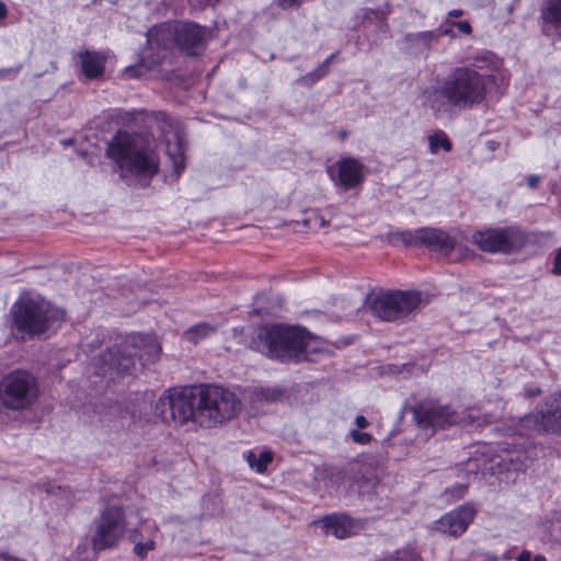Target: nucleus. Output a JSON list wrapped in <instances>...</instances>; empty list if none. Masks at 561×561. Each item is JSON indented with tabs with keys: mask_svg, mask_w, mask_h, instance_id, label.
Returning <instances> with one entry per match:
<instances>
[{
	"mask_svg": "<svg viewBox=\"0 0 561 561\" xmlns=\"http://www.w3.org/2000/svg\"><path fill=\"white\" fill-rule=\"evenodd\" d=\"M80 62L84 76L89 79L100 77L104 71V57L94 51L80 53Z\"/></svg>",
	"mask_w": 561,
	"mask_h": 561,
	"instance_id": "nucleus-23",
	"label": "nucleus"
},
{
	"mask_svg": "<svg viewBox=\"0 0 561 561\" xmlns=\"http://www.w3.org/2000/svg\"><path fill=\"white\" fill-rule=\"evenodd\" d=\"M37 378L27 370L14 369L0 379V407L15 412L31 409L39 398Z\"/></svg>",
	"mask_w": 561,
	"mask_h": 561,
	"instance_id": "nucleus-4",
	"label": "nucleus"
},
{
	"mask_svg": "<svg viewBox=\"0 0 561 561\" xmlns=\"http://www.w3.org/2000/svg\"><path fill=\"white\" fill-rule=\"evenodd\" d=\"M7 16V7L4 2L0 1V20Z\"/></svg>",
	"mask_w": 561,
	"mask_h": 561,
	"instance_id": "nucleus-48",
	"label": "nucleus"
},
{
	"mask_svg": "<svg viewBox=\"0 0 561 561\" xmlns=\"http://www.w3.org/2000/svg\"><path fill=\"white\" fill-rule=\"evenodd\" d=\"M462 14V10H451L449 11V16H460Z\"/></svg>",
	"mask_w": 561,
	"mask_h": 561,
	"instance_id": "nucleus-49",
	"label": "nucleus"
},
{
	"mask_svg": "<svg viewBox=\"0 0 561 561\" xmlns=\"http://www.w3.org/2000/svg\"><path fill=\"white\" fill-rule=\"evenodd\" d=\"M199 389L169 388L154 402L153 412L162 421L197 426Z\"/></svg>",
	"mask_w": 561,
	"mask_h": 561,
	"instance_id": "nucleus-7",
	"label": "nucleus"
},
{
	"mask_svg": "<svg viewBox=\"0 0 561 561\" xmlns=\"http://www.w3.org/2000/svg\"><path fill=\"white\" fill-rule=\"evenodd\" d=\"M163 139L165 152L172 162L175 173L180 174L185 168V142L181 126L167 122V128H163Z\"/></svg>",
	"mask_w": 561,
	"mask_h": 561,
	"instance_id": "nucleus-19",
	"label": "nucleus"
},
{
	"mask_svg": "<svg viewBox=\"0 0 561 561\" xmlns=\"http://www.w3.org/2000/svg\"><path fill=\"white\" fill-rule=\"evenodd\" d=\"M454 104L459 108H472L481 104L486 96L484 76L473 68H455L446 78Z\"/></svg>",
	"mask_w": 561,
	"mask_h": 561,
	"instance_id": "nucleus-9",
	"label": "nucleus"
},
{
	"mask_svg": "<svg viewBox=\"0 0 561 561\" xmlns=\"http://www.w3.org/2000/svg\"><path fill=\"white\" fill-rule=\"evenodd\" d=\"M497 458L500 461L495 463L503 467L505 470L511 469L505 462H508L514 470H520L525 466L526 453L519 449H506L503 451V455L497 456Z\"/></svg>",
	"mask_w": 561,
	"mask_h": 561,
	"instance_id": "nucleus-25",
	"label": "nucleus"
},
{
	"mask_svg": "<svg viewBox=\"0 0 561 561\" xmlns=\"http://www.w3.org/2000/svg\"><path fill=\"white\" fill-rule=\"evenodd\" d=\"M523 233L514 227L493 228L477 231L472 234V242L485 252L510 253L523 243Z\"/></svg>",
	"mask_w": 561,
	"mask_h": 561,
	"instance_id": "nucleus-14",
	"label": "nucleus"
},
{
	"mask_svg": "<svg viewBox=\"0 0 561 561\" xmlns=\"http://www.w3.org/2000/svg\"><path fill=\"white\" fill-rule=\"evenodd\" d=\"M13 321L19 331L37 334L64 318V312L43 298H23L12 307Z\"/></svg>",
	"mask_w": 561,
	"mask_h": 561,
	"instance_id": "nucleus-6",
	"label": "nucleus"
},
{
	"mask_svg": "<svg viewBox=\"0 0 561 561\" xmlns=\"http://www.w3.org/2000/svg\"><path fill=\"white\" fill-rule=\"evenodd\" d=\"M161 345L151 335L131 334L124 337L119 344L108 348L103 359L110 369L117 373L127 371L135 365L137 358L142 366L157 360Z\"/></svg>",
	"mask_w": 561,
	"mask_h": 561,
	"instance_id": "nucleus-3",
	"label": "nucleus"
},
{
	"mask_svg": "<svg viewBox=\"0 0 561 561\" xmlns=\"http://www.w3.org/2000/svg\"><path fill=\"white\" fill-rule=\"evenodd\" d=\"M389 240L392 243L405 245H425L434 251L449 254L456 247V239L448 232L438 228H419L415 230H398L391 232Z\"/></svg>",
	"mask_w": 561,
	"mask_h": 561,
	"instance_id": "nucleus-13",
	"label": "nucleus"
},
{
	"mask_svg": "<svg viewBox=\"0 0 561 561\" xmlns=\"http://www.w3.org/2000/svg\"><path fill=\"white\" fill-rule=\"evenodd\" d=\"M95 530L91 543L94 550L112 549L123 540L129 529L123 507L108 505L94 522Z\"/></svg>",
	"mask_w": 561,
	"mask_h": 561,
	"instance_id": "nucleus-12",
	"label": "nucleus"
},
{
	"mask_svg": "<svg viewBox=\"0 0 561 561\" xmlns=\"http://www.w3.org/2000/svg\"><path fill=\"white\" fill-rule=\"evenodd\" d=\"M408 38L411 43L420 44L424 48L428 49L433 42H437L439 39V33L436 31L419 32L409 35Z\"/></svg>",
	"mask_w": 561,
	"mask_h": 561,
	"instance_id": "nucleus-31",
	"label": "nucleus"
},
{
	"mask_svg": "<svg viewBox=\"0 0 561 561\" xmlns=\"http://www.w3.org/2000/svg\"><path fill=\"white\" fill-rule=\"evenodd\" d=\"M540 182V178L536 174H530L527 178V184L529 187H536Z\"/></svg>",
	"mask_w": 561,
	"mask_h": 561,
	"instance_id": "nucleus-47",
	"label": "nucleus"
},
{
	"mask_svg": "<svg viewBox=\"0 0 561 561\" xmlns=\"http://www.w3.org/2000/svg\"><path fill=\"white\" fill-rule=\"evenodd\" d=\"M553 273L556 275H561V249L556 254Z\"/></svg>",
	"mask_w": 561,
	"mask_h": 561,
	"instance_id": "nucleus-45",
	"label": "nucleus"
},
{
	"mask_svg": "<svg viewBox=\"0 0 561 561\" xmlns=\"http://www.w3.org/2000/svg\"><path fill=\"white\" fill-rule=\"evenodd\" d=\"M378 478L375 473L360 472L356 476L354 480V484L357 486L358 491L363 494L370 493L378 484Z\"/></svg>",
	"mask_w": 561,
	"mask_h": 561,
	"instance_id": "nucleus-29",
	"label": "nucleus"
},
{
	"mask_svg": "<svg viewBox=\"0 0 561 561\" xmlns=\"http://www.w3.org/2000/svg\"><path fill=\"white\" fill-rule=\"evenodd\" d=\"M244 457L249 467L257 473L265 472L267 466L273 460V454L270 450H262L260 453L250 450Z\"/></svg>",
	"mask_w": 561,
	"mask_h": 561,
	"instance_id": "nucleus-26",
	"label": "nucleus"
},
{
	"mask_svg": "<svg viewBox=\"0 0 561 561\" xmlns=\"http://www.w3.org/2000/svg\"><path fill=\"white\" fill-rule=\"evenodd\" d=\"M516 561H547V559L542 554H533L529 551H523L518 554Z\"/></svg>",
	"mask_w": 561,
	"mask_h": 561,
	"instance_id": "nucleus-40",
	"label": "nucleus"
},
{
	"mask_svg": "<svg viewBox=\"0 0 561 561\" xmlns=\"http://www.w3.org/2000/svg\"><path fill=\"white\" fill-rule=\"evenodd\" d=\"M538 393H540L539 390H533V392H531V394H538Z\"/></svg>",
	"mask_w": 561,
	"mask_h": 561,
	"instance_id": "nucleus-51",
	"label": "nucleus"
},
{
	"mask_svg": "<svg viewBox=\"0 0 561 561\" xmlns=\"http://www.w3.org/2000/svg\"><path fill=\"white\" fill-rule=\"evenodd\" d=\"M301 224L304 227L310 230H318L327 226L324 217L317 210L308 211Z\"/></svg>",
	"mask_w": 561,
	"mask_h": 561,
	"instance_id": "nucleus-33",
	"label": "nucleus"
},
{
	"mask_svg": "<svg viewBox=\"0 0 561 561\" xmlns=\"http://www.w3.org/2000/svg\"><path fill=\"white\" fill-rule=\"evenodd\" d=\"M539 19L543 34L561 37V0H545Z\"/></svg>",
	"mask_w": 561,
	"mask_h": 561,
	"instance_id": "nucleus-21",
	"label": "nucleus"
},
{
	"mask_svg": "<svg viewBox=\"0 0 561 561\" xmlns=\"http://www.w3.org/2000/svg\"><path fill=\"white\" fill-rule=\"evenodd\" d=\"M257 339L262 343V351L270 357L280 360H295L308 341L301 328H286L282 325L263 327Z\"/></svg>",
	"mask_w": 561,
	"mask_h": 561,
	"instance_id": "nucleus-8",
	"label": "nucleus"
},
{
	"mask_svg": "<svg viewBox=\"0 0 561 561\" xmlns=\"http://www.w3.org/2000/svg\"><path fill=\"white\" fill-rule=\"evenodd\" d=\"M545 409L538 413H529L513 422V434L530 437L542 433L561 431V392L550 396Z\"/></svg>",
	"mask_w": 561,
	"mask_h": 561,
	"instance_id": "nucleus-11",
	"label": "nucleus"
},
{
	"mask_svg": "<svg viewBox=\"0 0 561 561\" xmlns=\"http://www.w3.org/2000/svg\"><path fill=\"white\" fill-rule=\"evenodd\" d=\"M482 75L484 76L485 83L488 82L497 90L507 87L510 82V73L503 67L502 61H493L492 68Z\"/></svg>",
	"mask_w": 561,
	"mask_h": 561,
	"instance_id": "nucleus-24",
	"label": "nucleus"
},
{
	"mask_svg": "<svg viewBox=\"0 0 561 561\" xmlns=\"http://www.w3.org/2000/svg\"><path fill=\"white\" fill-rule=\"evenodd\" d=\"M450 24L451 26H455L461 34L469 35L472 32L471 25L468 21H459Z\"/></svg>",
	"mask_w": 561,
	"mask_h": 561,
	"instance_id": "nucleus-41",
	"label": "nucleus"
},
{
	"mask_svg": "<svg viewBox=\"0 0 561 561\" xmlns=\"http://www.w3.org/2000/svg\"><path fill=\"white\" fill-rule=\"evenodd\" d=\"M428 149L432 154H437L439 150L449 152L453 149V145L448 136L443 130H436L427 137Z\"/></svg>",
	"mask_w": 561,
	"mask_h": 561,
	"instance_id": "nucleus-28",
	"label": "nucleus"
},
{
	"mask_svg": "<svg viewBox=\"0 0 561 561\" xmlns=\"http://www.w3.org/2000/svg\"><path fill=\"white\" fill-rule=\"evenodd\" d=\"M72 142H73V140H72V139H67V140H64V141H62V144H64L65 146H70V145H72Z\"/></svg>",
	"mask_w": 561,
	"mask_h": 561,
	"instance_id": "nucleus-50",
	"label": "nucleus"
},
{
	"mask_svg": "<svg viewBox=\"0 0 561 561\" xmlns=\"http://www.w3.org/2000/svg\"><path fill=\"white\" fill-rule=\"evenodd\" d=\"M197 400V427L201 428H215L233 420L243 407L233 391L215 385L201 387Z\"/></svg>",
	"mask_w": 561,
	"mask_h": 561,
	"instance_id": "nucleus-2",
	"label": "nucleus"
},
{
	"mask_svg": "<svg viewBox=\"0 0 561 561\" xmlns=\"http://www.w3.org/2000/svg\"><path fill=\"white\" fill-rule=\"evenodd\" d=\"M147 41L151 47L167 48L175 43V23L161 24L147 32Z\"/></svg>",
	"mask_w": 561,
	"mask_h": 561,
	"instance_id": "nucleus-22",
	"label": "nucleus"
},
{
	"mask_svg": "<svg viewBox=\"0 0 561 561\" xmlns=\"http://www.w3.org/2000/svg\"><path fill=\"white\" fill-rule=\"evenodd\" d=\"M318 523L327 534H331L339 539H344L362 529V526L357 520L344 514L329 515L320 519Z\"/></svg>",
	"mask_w": 561,
	"mask_h": 561,
	"instance_id": "nucleus-20",
	"label": "nucleus"
},
{
	"mask_svg": "<svg viewBox=\"0 0 561 561\" xmlns=\"http://www.w3.org/2000/svg\"><path fill=\"white\" fill-rule=\"evenodd\" d=\"M150 70V67L145 62H139L135 66H128L124 69V73L128 78H138Z\"/></svg>",
	"mask_w": 561,
	"mask_h": 561,
	"instance_id": "nucleus-37",
	"label": "nucleus"
},
{
	"mask_svg": "<svg viewBox=\"0 0 561 561\" xmlns=\"http://www.w3.org/2000/svg\"><path fill=\"white\" fill-rule=\"evenodd\" d=\"M364 19L368 21L377 20L380 22H383L385 20V13L374 10H366L364 12Z\"/></svg>",
	"mask_w": 561,
	"mask_h": 561,
	"instance_id": "nucleus-43",
	"label": "nucleus"
},
{
	"mask_svg": "<svg viewBox=\"0 0 561 561\" xmlns=\"http://www.w3.org/2000/svg\"><path fill=\"white\" fill-rule=\"evenodd\" d=\"M156 547V543L153 540H149L145 543L138 542L134 547V552L140 558H145L149 551L153 550Z\"/></svg>",
	"mask_w": 561,
	"mask_h": 561,
	"instance_id": "nucleus-39",
	"label": "nucleus"
},
{
	"mask_svg": "<svg viewBox=\"0 0 561 561\" xmlns=\"http://www.w3.org/2000/svg\"><path fill=\"white\" fill-rule=\"evenodd\" d=\"M301 2L302 0H276L277 5L284 10L297 8Z\"/></svg>",
	"mask_w": 561,
	"mask_h": 561,
	"instance_id": "nucleus-42",
	"label": "nucleus"
},
{
	"mask_svg": "<svg viewBox=\"0 0 561 561\" xmlns=\"http://www.w3.org/2000/svg\"><path fill=\"white\" fill-rule=\"evenodd\" d=\"M345 478L346 474L342 470H334L330 473L329 481L327 482V488L336 493L345 490Z\"/></svg>",
	"mask_w": 561,
	"mask_h": 561,
	"instance_id": "nucleus-34",
	"label": "nucleus"
},
{
	"mask_svg": "<svg viewBox=\"0 0 561 561\" xmlns=\"http://www.w3.org/2000/svg\"><path fill=\"white\" fill-rule=\"evenodd\" d=\"M422 103L433 112L435 117L449 115L453 107H456L446 80L442 85L437 84L424 89L422 92Z\"/></svg>",
	"mask_w": 561,
	"mask_h": 561,
	"instance_id": "nucleus-18",
	"label": "nucleus"
},
{
	"mask_svg": "<svg viewBox=\"0 0 561 561\" xmlns=\"http://www.w3.org/2000/svg\"><path fill=\"white\" fill-rule=\"evenodd\" d=\"M450 23H451V22H450L449 20H447V21H446V24H447V25H449V26H446V27L440 26L438 30H436V32H438V33H439V37H440L442 35H447V36H450V37H456V34H455V32H454V30H453V27H454V26H451V24H450Z\"/></svg>",
	"mask_w": 561,
	"mask_h": 561,
	"instance_id": "nucleus-44",
	"label": "nucleus"
},
{
	"mask_svg": "<svg viewBox=\"0 0 561 561\" xmlns=\"http://www.w3.org/2000/svg\"><path fill=\"white\" fill-rule=\"evenodd\" d=\"M216 332V327L207 323L199 322L184 332V339L192 343H198L199 341L213 335Z\"/></svg>",
	"mask_w": 561,
	"mask_h": 561,
	"instance_id": "nucleus-27",
	"label": "nucleus"
},
{
	"mask_svg": "<svg viewBox=\"0 0 561 561\" xmlns=\"http://www.w3.org/2000/svg\"><path fill=\"white\" fill-rule=\"evenodd\" d=\"M476 515V510L470 505H462L445 514L434 523V528L453 537L463 534Z\"/></svg>",
	"mask_w": 561,
	"mask_h": 561,
	"instance_id": "nucleus-17",
	"label": "nucleus"
},
{
	"mask_svg": "<svg viewBox=\"0 0 561 561\" xmlns=\"http://www.w3.org/2000/svg\"><path fill=\"white\" fill-rule=\"evenodd\" d=\"M413 416L416 424L424 431L425 435H431L436 428H445L450 425H474L478 426L488 423L489 419L481 420L474 411H457L447 404L438 402H422L413 410Z\"/></svg>",
	"mask_w": 561,
	"mask_h": 561,
	"instance_id": "nucleus-5",
	"label": "nucleus"
},
{
	"mask_svg": "<svg viewBox=\"0 0 561 561\" xmlns=\"http://www.w3.org/2000/svg\"><path fill=\"white\" fill-rule=\"evenodd\" d=\"M333 58V55L328 57L321 65H319L311 73L301 78V81L306 83H313L317 80L324 77L329 70V64L331 59Z\"/></svg>",
	"mask_w": 561,
	"mask_h": 561,
	"instance_id": "nucleus-35",
	"label": "nucleus"
},
{
	"mask_svg": "<svg viewBox=\"0 0 561 561\" xmlns=\"http://www.w3.org/2000/svg\"><path fill=\"white\" fill-rule=\"evenodd\" d=\"M355 424H356L357 428H366L369 423L364 415H357L355 417Z\"/></svg>",
	"mask_w": 561,
	"mask_h": 561,
	"instance_id": "nucleus-46",
	"label": "nucleus"
},
{
	"mask_svg": "<svg viewBox=\"0 0 561 561\" xmlns=\"http://www.w3.org/2000/svg\"><path fill=\"white\" fill-rule=\"evenodd\" d=\"M422 304L419 291L379 293L368 299L369 310L383 321L402 320Z\"/></svg>",
	"mask_w": 561,
	"mask_h": 561,
	"instance_id": "nucleus-10",
	"label": "nucleus"
},
{
	"mask_svg": "<svg viewBox=\"0 0 561 561\" xmlns=\"http://www.w3.org/2000/svg\"><path fill=\"white\" fill-rule=\"evenodd\" d=\"M351 438L354 443L359 445H367L373 439V436L365 432H359L358 430H352L350 432Z\"/></svg>",
	"mask_w": 561,
	"mask_h": 561,
	"instance_id": "nucleus-38",
	"label": "nucleus"
},
{
	"mask_svg": "<svg viewBox=\"0 0 561 561\" xmlns=\"http://www.w3.org/2000/svg\"><path fill=\"white\" fill-rule=\"evenodd\" d=\"M98 550L94 547H90L88 543H81L77 547L75 558L77 561H92L95 558Z\"/></svg>",
	"mask_w": 561,
	"mask_h": 561,
	"instance_id": "nucleus-36",
	"label": "nucleus"
},
{
	"mask_svg": "<svg viewBox=\"0 0 561 561\" xmlns=\"http://www.w3.org/2000/svg\"><path fill=\"white\" fill-rule=\"evenodd\" d=\"M304 336L308 341L306 344L307 347H302V350L299 352L300 354L298 356H295V360H309L311 359V355L314 353L320 352L319 341L316 336L310 334L304 329Z\"/></svg>",
	"mask_w": 561,
	"mask_h": 561,
	"instance_id": "nucleus-30",
	"label": "nucleus"
},
{
	"mask_svg": "<svg viewBox=\"0 0 561 561\" xmlns=\"http://www.w3.org/2000/svg\"><path fill=\"white\" fill-rule=\"evenodd\" d=\"M107 154L118 164L122 176H135L140 184H147L159 170L156 152L127 136L111 141Z\"/></svg>",
	"mask_w": 561,
	"mask_h": 561,
	"instance_id": "nucleus-1",
	"label": "nucleus"
},
{
	"mask_svg": "<svg viewBox=\"0 0 561 561\" xmlns=\"http://www.w3.org/2000/svg\"><path fill=\"white\" fill-rule=\"evenodd\" d=\"M208 28L193 22L175 23V43L188 55H197L210 38Z\"/></svg>",
	"mask_w": 561,
	"mask_h": 561,
	"instance_id": "nucleus-16",
	"label": "nucleus"
},
{
	"mask_svg": "<svg viewBox=\"0 0 561 561\" xmlns=\"http://www.w3.org/2000/svg\"><path fill=\"white\" fill-rule=\"evenodd\" d=\"M333 184L348 191L359 186L365 179V165L356 158L342 157L328 168Z\"/></svg>",
	"mask_w": 561,
	"mask_h": 561,
	"instance_id": "nucleus-15",
	"label": "nucleus"
},
{
	"mask_svg": "<svg viewBox=\"0 0 561 561\" xmlns=\"http://www.w3.org/2000/svg\"><path fill=\"white\" fill-rule=\"evenodd\" d=\"M493 61H502L491 53H482L473 58L474 67L477 71L483 73L492 68Z\"/></svg>",
	"mask_w": 561,
	"mask_h": 561,
	"instance_id": "nucleus-32",
	"label": "nucleus"
}]
</instances>
